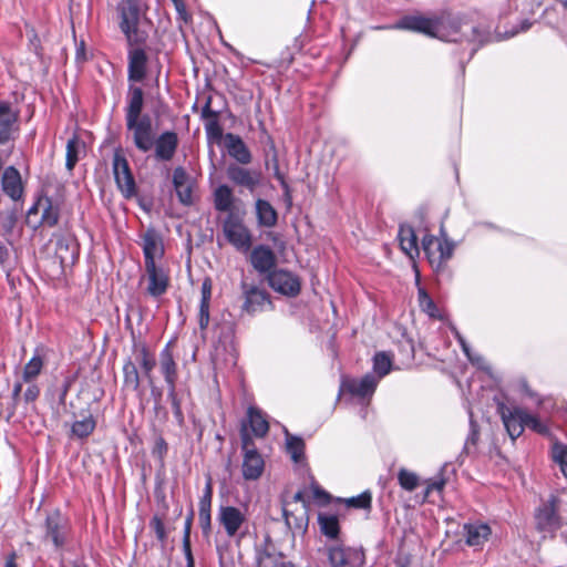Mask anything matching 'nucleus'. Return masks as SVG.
Returning <instances> with one entry per match:
<instances>
[{
  "label": "nucleus",
  "mask_w": 567,
  "mask_h": 567,
  "mask_svg": "<svg viewBox=\"0 0 567 567\" xmlns=\"http://www.w3.org/2000/svg\"><path fill=\"white\" fill-rule=\"evenodd\" d=\"M18 120V113L12 111L11 104L0 101V145H7L16 140L19 131Z\"/></svg>",
  "instance_id": "21"
},
{
  "label": "nucleus",
  "mask_w": 567,
  "mask_h": 567,
  "mask_svg": "<svg viewBox=\"0 0 567 567\" xmlns=\"http://www.w3.org/2000/svg\"><path fill=\"white\" fill-rule=\"evenodd\" d=\"M525 427H528L533 430L534 432L538 434H547L548 433V426L544 424L537 416L525 413Z\"/></svg>",
  "instance_id": "54"
},
{
  "label": "nucleus",
  "mask_w": 567,
  "mask_h": 567,
  "mask_svg": "<svg viewBox=\"0 0 567 567\" xmlns=\"http://www.w3.org/2000/svg\"><path fill=\"white\" fill-rule=\"evenodd\" d=\"M210 302H199L198 326L200 330H206L209 324Z\"/></svg>",
  "instance_id": "59"
},
{
  "label": "nucleus",
  "mask_w": 567,
  "mask_h": 567,
  "mask_svg": "<svg viewBox=\"0 0 567 567\" xmlns=\"http://www.w3.org/2000/svg\"><path fill=\"white\" fill-rule=\"evenodd\" d=\"M0 187L3 195L13 203L22 204L24 202L25 182L22 179L21 173L16 166L9 165L4 167L0 175Z\"/></svg>",
  "instance_id": "10"
},
{
  "label": "nucleus",
  "mask_w": 567,
  "mask_h": 567,
  "mask_svg": "<svg viewBox=\"0 0 567 567\" xmlns=\"http://www.w3.org/2000/svg\"><path fill=\"white\" fill-rule=\"evenodd\" d=\"M200 301L199 302H210L212 299V281L209 278H206L202 284L200 289Z\"/></svg>",
  "instance_id": "62"
},
{
  "label": "nucleus",
  "mask_w": 567,
  "mask_h": 567,
  "mask_svg": "<svg viewBox=\"0 0 567 567\" xmlns=\"http://www.w3.org/2000/svg\"><path fill=\"white\" fill-rule=\"evenodd\" d=\"M42 528L43 543H51L54 550H62L69 542L72 525L69 517L55 508L47 513Z\"/></svg>",
  "instance_id": "4"
},
{
  "label": "nucleus",
  "mask_w": 567,
  "mask_h": 567,
  "mask_svg": "<svg viewBox=\"0 0 567 567\" xmlns=\"http://www.w3.org/2000/svg\"><path fill=\"white\" fill-rule=\"evenodd\" d=\"M171 347L172 341L167 342L159 352V371L167 388L176 386L178 379L177 363L174 360Z\"/></svg>",
  "instance_id": "25"
},
{
  "label": "nucleus",
  "mask_w": 567,
  "mask_h": 567,
  "mask_svg": "<svg viewBox=\"0 0 567 567\" xmlns=\"http://www.w3.org/2000/svg\"><path fill=\"white\" fill-rule=\"evenodd\" d=\"M202 118L205 121L204 127L208 140L219 141L223 135V127L219 123V112L212 109V97L208 96L203 109Z\"/></svg>",
  "instance_id": "26"
},
{
  "label": "nucleus",
  "mask_w": 567,
  "mask_h": 567,
  "mask_svg": "<svg viewBox=\"0 0 567 567\" xmlns=\"http://www.w3.org/2000/svg\"><path fill=\"white\" fill-rule=\"evenodd\" d=\"M155 365H156V363H152V362H144L143 365H140L142 369L143 375L145 377V379L148 382V385H152L154 382L153 370H154Z\"/></svg>",
  "instance_id": "64"
},
{
  "label": "nucleus",
  "mask_w": 567,
  "mask_h": 567,
  "mask_svg": "<svg viewBox=\"0 0 567 567\" xmlns=\"http://www.w3.org/2000/svg\"><path fill=\"white\" fill-rule=\"evenodd\" d=\"M372 369L371 373L379 378L380 382L392 370V355L385 351L375 352L372 358Z\"/></svg>",
  "instance_id": "37"
},
{
  "label": "nucleus",
  "mask_w": 567,
  "mask_h": 567,
  "mask_svg": "<svg viewBox=\"0 0 567 567\" xmlns=\"http://www.w3.org/2000/svg\"><path fill=\"white\" fill-rule=\"evenodd\" d=\"M266 279L269 287L278 293L287 297H296L300 293V279L296 274L289 270L275 269Z\"/></svg>",
  "instance_id": "15"
},
{
  "label": "nucleus",
  "mask_w": 567,
  "mask_h": 567,
  "mask_svg": "<svg viewBox=\"0 0 567 567\" xmlns=\"http://www.w3.org/2000/svg\"><path fill=\"white\" fill-rule=\"evenodd\" d=\"M441 23L442 22L439 21V16L433 18L424 16H405L401 18L393 28L419 32L436 38L440 34Z\"/></svg>",
  "instance_id": "16"
},
{
  "label": "nucleus",
  "mask_w": 567,
  "mask_h": 567,
  "mask_svg": "<svg viewBox=\"0 0 567 567\" xmlns=\"http://www.w3.org/2000/svg\"><path fill=\"white\" fill-rule=\"evenodd\" d=\"M79 142L76 137L68 141L66 144V158L65 166L69 171H72L79 161Z\"/></svg>",
  "instance_id": "50"
},
{
  "label": "nucleus",
  "mask_w": 567,
  "mask_h": 567,
  "mask_svg": "<svg viewBox=\"0 0 567 567\" xmlns=\"http://www.w3.org/2000/svg\"><path fill=\"white\" fill-rule=\"evenodd\" d=\"M440 34L439 39L447 42H470L476 45L471 49L468 60H471L478 49L489 41V31L480 25L473 24L460 14H453L443 11L439 16Z\"/></svg>",
  "instance_id": "1"
},
{
  "label": "nucleus",
  "mask_w": 567,
  "mask_h": 567,
  "mask_svg": "<svg viewBox=\"0 0 567 567\" xmlns=\"http://www.w3.org/2000/svg\"><path fill=\"white\" fill-rule=\"evenodd\" d=\"M417 299L419 305L424 312L432 318L437 316V307L424 288H419Z\"/></svg>",
  "instance_id": "48"
},
{
  "label": "nucleus",
  "mask_w": 567,
  "mask_h": 567,
  "mask_svg": "<svg viewBox=\"0 0 567 567\" xmlns=\"http://www.w3.org/2000/svg\"><path fill=\"white\" fill-rule=\"evenodd\" d=\"M144 109V91L141 86L130 83L126 95L125 123L132 136L150 125L153 121L150 114H142Z\"/></svg>",
  "instance_id": "5"
},
{
  "label": "nucleus",
  "mask_w": 567,
  "mask_h": 567,
  "mask_svg": "<svg viewBox=\"0 0 567 567\" xmlns=\"http://www.w3.org/2000/svg\"><path fill=\"white\" fill-rule=\"evenodd\" d=\"M466 358L478 370H482L485 373H487L488 375H492V367L484 359V357H482L481 354L472 351V352H470V355H466Z\"/></svg>",
  "instance_id": "57"
},
{
  "label": "nucleus",
  "mask_w": 567,
  "mask_h": 567,
  "mask_svg": "<svg viewBox=\"0 0 567 567\" xmlns=\"http://www.w3.org/2000/svg\"><path fill=\"white\" fill-rule=\"evenodd\" d=\"M43 368V359L40 355H33L24 365L22 379L24 382H31L41 372Z\"/></svg>",
  "instance_id": "44"
},
{
  "label": "nucleus",
  "mask_w": 567,
  "mask_h": 567,
  "mask_svg": "<svg viewBox=\"0 0 567 567\" xmlns=\"http://www.w3.org/2000/svg\"><path fill=\"white\" fill-rule=\"evenodd\" d=\"M250 264L256 271L267 277L276 269L277 257L269 246L257 245L251 250Z\"/></svg>",
  "instance_id": "23"
},
{
  "label": "nucleus",
  "mask_w": 567,
  "mask_h": 567,
  "mask_svg": "<svg viewBox=\"0 0 567 567\" xmlns=\"http://www.w3.org/2000/svg\"><path fill=\"white\" fill-rule=\"evenodd\" d=\"M371 503H372V495L369 491H364L361 494L347 499V505L349 507L359 508V509H370Z\"/></svg>",
  "instance_id": "49"
},
{
  "label": "nucleus",
  "mask_w": 567,
  "mask_h": 567,
  "mask_svg": "<svg viewBox=\"0 0 567 567\" xmlns=\"http://www.w3.org/2000/svg\"><path fill=\"white\" fill-rule=\"evenodd\" d=\"M226 177L235 186L254 193L260 185L261 173L257 169L248 168L246 165L229 163L226 167Z\"/></svg>",
  "instance_id": "12"
},
{
  "label": "nucleus",
  "mask_w": 567,
  "mask_h": 567,
  "mask_svg": "<svg viewBox=\"0 0 567 567\" xmlns=\"http://www.w3.org/2000/svg\"><path fill=\"white\" fill-rule=\"evenodd\" d=\"M194 511L193 508L189 511L185 524H184V533H183V549L192 548L190 544V530L193 525Z\"/></svg>",
  "instance_id": "58"
},
{
  "label": "nucleus",
  "mask_w": 567,
  "mask_h": 567,
  "mask_svg": "<svg viewBox=\"0 0 567 567\" xmlns=\"http://www.w3.org/2000/svg\"><path fill=\"white\" fill-rule=\"evenodd\" d=\"M224 140L227 153L236 164L249 165L251 163L252 154L239 135L226 133Z\"/></svg>",
  "instance_id": "24"
},
{
  "label": "nucleus",
  "mask_w": 567,
  "mask_h": 567,
  "mask_svg": "<svg viewBox=\"0 0 567 567\" xmlns=\"http://www.w3.org/2000/svg\"><path fill=\"white\" fill-rule=\"evenodd\" d=\"M254 437L255 436L247 429V423L241 422L240 441H241V450H243L244 454L249 451H257L255 443H254Z\"/></svg>",
  "instance_id": "52"
},
{
  "label": "nucleus",
  "mask_w": 567,
  "mask_h": 567,
  "mask_svg": "<svg viewBox=\"0 0 567 567\" xmlns=\"http://www.w3.org/2000/svg\"><path fill=\"white\" fill-rule=\"evenodd\" d=\"M240 288L245 298L241 307L243 311L255 315L266 310V308H274L270 295L265 289H260L256 285H249L246 281H241Z\"/></svg>",
  "instance_id": "13"
},
{
  "label": "nucleus",
  "mask_w": 567,
  "mask_h": 567,
  "mask_svg": "<svg viewBox=\"0 0 567 567\" xmlns=\"http://www.w3.org/2000/svg\"><path fill=\"white\" fill-rule=\"evenodd\" d=\"M440 231L443 239H439L433 235H424L422 238V249L431 267L436 272L444 269L446 262L452 258L455 248L454 241L447 238L443 226H441Z\"/></svg>",
  "instance_id": "6"
},
{
  "label": "nucleus",
  "mask_w": 567,
  "mask_h": 567,
  "mask_svg": "<svg viewBox=\"0 0 567 567\" xmlns=\"http://www.w3.org/2000/svg\"><path fill=\"white\" fill-rule=\"evenodd\" d=\"M326 555L331 567H360L364 560L361 550L343 545L327 546Z\"/></svg>",
  "instance_id": "14"
},
{
  "label": "nucleus",
  "mask_w": 567,
  "mask_h": 567,
  "mask_svg": "<svg viewBox=\"0 0 567 567\" xmlns=\"http://www.w3.org/2000/svg\"><path fill=\"white\" fill-rule=\"evenodd\" d=\"M40 395V388L35 383L29 384L23 393V400L25 403L34 402Z\"/></svg>",
  "instance_id": "61"
},
{
  "label": "nucleus",
  "mask_w": 567,
  "mask_h": 567,
  "mask_svg": "<svg viewBox=\"0 0 567 567\" xmlns=\"http://www.w3.org/2000/svg\"><path fill=\"white\" fill-rule=\"evenodd\" d=\"M223 233L236 249L247 250L251 246V234L243 219L236 214H228L223 221Z\"/></svg>",
  "instance_id": "8"
},
{
  "label": "nucleus",
  "mask_w": 567,
  "mask_h": 567,
  "mask_svg": "<svg viewBox=\"0 0 567 567\" xmlns=\"http://www.w3.org/2000/svg\"><path fill=\"white\" fill-rule=\"evenodd\" d=\"M255 210L260 227L272 228L277 225L278 213L268 200L258 198L255 202Z\"/></svg>",
  "instance_id": "33"
},
{
  "label": "nucleus",
  "mask_w": 567,
  "mask_h": 567,
  "mask_svg": "<svg viewBox=\"0 0 567 567\" xmlns=\"http://www.w3.org/2000/svg\"><path fill=\"white\" fill-rule=\"evenodd\" d=\"M28 48L30 51H32L37 58L42 59L43 52H42V44L41 40L35 31V29L32 27L28 29Z\"/></svg>",
  "instance_id": "55"
},
{
  "label": "nucleus",
  "mask_w": 567,
  "mask_h": 567,
  "mask_svg": "<svg viewBox=\"0 0 567 567\" xmlns=\"http://www.w3.org/2000/svg\"><path fill=\"white\" fill-rule=\"evenodd\" d=\"M127 80L130 83L144 81L147 74L148 58L143 45L128 47Z\"/></svg>",
  "instance_id": "19"
},
{
  "label": "nucleus",
  "mask_w": 567,
  "mask_h": 567,
  "mask_svg": "<svg viewBox=\"0 0 567 567\" xmlns=\"http://www.w3.org/2000/svg\"><path fill=\"white\" fill-rule=\"evenodd\" d=\"M398 239L402 251L410 258L420 255L417 236L414 228L409 224H401L399 227Z\"/></svg>",
  "instance_id": "31"
},
{
  "label": "nucleus",
  "mask_w": 567,
  "mask_h": 567,
  "mask_svg": "<svg viewBox=\"0 0 567 567\" xmlns=\"http://www.w3.org/2000/svg\"><path fill=\"white\" fill-rule=\"evenodd\" d=\"M557 503V497L550 496L547 502L536 509L535 523L539 532L554 534L561 527V517L558 514Z\"/></svg>",
  "instance_id": "11"
},
{
  "label": "nucleus",
  "mask_w": 567,
  "mask_h": 567,
  "mask_svg": "<svg viewBox=\"0 0 567 567\" xmlns=\"http://www.w3.org/2000/svg\"><path fill=\"white\" fill-rule=\"evenodd\" d=\"M132 141L135 148L143 154L153 151L154 159L159 163L171 162L179 145V138L175 131L165 130L156 134L153 122L135 133L132 136Z\"/></svg>",
  "instance_id": "2"
},
{
  "label": "nucleus",
  "mask_w": 567,
  "mask_h": 567,
  "mask_svg": "<svg viewBox=\"0 0 567 567\" xmlns=\"http://www.w3.org/2000/svg\"><path fill=\"white\" fill-rule=\"evenodd\" d=\"M398 481L400 486L408 492H413L419 486V476L406 468H401L399 471Z\"/></svg>",
  "instance_id": "47"
},
{
  "label": "nucleus",
  "mask_w": 567,
  "mask_h": 567,
  "mask_svg": "<svg viewBox=\"0 0 567 567\" xmlns=\"http://www.w3.org/2000/svg\"><path fill=\"white\" fill-rule=\"evenodd\" d=\"M148 4L145 0H120L116 4L118 28L128 47L145 45L148 33L141 29L147 20Z\"/></svg>",
  "instance_id": "3"
},
{
  "label": "nucleus",
  "mask_w": 567,
  "mask_h": 567,
  "mask_svg": "<svg viewBox=\"0 0 567 567\" xmlns=\"http://www.w3.org/2000/svg\"><path fill=\"white\" fill-rule=\"evenodd\" d=\"M243 476L246 481L258 480L265 470V461L258 451H249L243 457Z\"/></svg>",
  "instance_id": "28"
},
{
  "label": "nucleus",
  "mask_w": 567,
  "mask_h": 567,
  "mask_svg": "<svg viewBox=\"0 0 567 567\" xmlns=\"http://www.w3.org/2000/svg\"><path fill=\"white\" fill-rule=\"evenodd\" d=\"M286 451L295 463H300L305 458V441L298 436L290 434L285 430Z\"/></svg>",
  "instance_id": "38"
},
{
  "label": "nucleus",
  "mask_w": 567,
  "mask_h": 567,
  "mask_svg": "<svg viewBox=\"0 0 567 567\" xmlns=\"http://www.w3.org/2000/svg\"><path fill=\"white\" fill-rule=\"evenodd\" d=\"M142 248L144 254V261L146 264L155 262V252L158 244H161V237L154 228H147L142 236Z\"/></svg>",
  "instance_id": "36"
},
{
  "label": "nucleus",
  "mask_w": 567,
  "mask_h": 567,
  "mask_svg": "<svg viewBox=\"0 0 567 567\" xmlns=\"http://www.w3.org/2000/svg\"><path fill=\"white\" fill-rule=\"evenodd\" d=\"M59 218V205H54L52 198L45 195L42 206V215L39 223L34 226V228H38L39 226L52 228L58 225Z\"/></svg>",
  "instance_id": "35"
},
{
  "label": "nucleus",
  "mask_w": 567,
  "mask_h": 567,
  "mask_svg": "<svg viewBox=\"0 0 567 567\" xmlns=\"http://www.w3.org/2000/svg\"><path fill=\"white\" fill-rule=\"evenodd\" d=\"M150 526L155 533L156 538L162 543L165 544L167 540V532L165 529L164 522L162 517L158 515H154L152 519L150 520Z\"/></svg>",
  "instance_id": "53"
},
{
  "label": "nucleus",
  "mask_w": 567,
  "mask_h": 567,
  "mask_svg": "<svg viewBox=\"0 0 567 567\" xmlns=\"http://www.w3.org/2000/svg\"><path fill=\"white\" fill-rule=\"evenodd\" d=\"M318 524L320 526L321 533L330 538L337 539L340 534V524L339 519L336 515L328 514H319L318 515Z\"/></svg>",
  "instance_id": "39"
},
{
  "label": "nucleus",
  "mask_w": 567,
  "mask_h": 567,
  "mask_svg": "<svg viewBox=\"0 0 567 567\" xmlns=\"http://www.w3.org/2000/svg\"><path fill=\"white\" fill-rule=\"evenodd\" d=\"M45 195H38L32 206L27 210V217L31 218L33 215H37L40 209H42L43 202Z\"/></svg>",
  "instance_id": "63"
},
{
  "label": "nucleus",
  "mask_w": 567,
  "mask_h": 567,
  "mask_svg": "<svg viewBox=\"0 0 567 567\" xmlns=\"http://www.w3.org/2000/svg\"><path fill=\"white\" fill-rule=\"evenodd\" d=\"M497 413L511 439L515 441L519 437L525 429L526 411L519 406H508L504 402H497Z\"/></svg>",
  "instance_id": "17"
},
{
  "label": "nucleus",
  "mask_w": 567,
  "mask_h": 567,
  "mask_svg": "<svg viewBox=\"0 0 567 567\" xmlns=\"http://www.w3.org/2000/svg\"><path fill=\"white\" fill-rule=\"evenodd\" d=\"M172 184L174 186L179 204L185 207L194 205V181L183 166H177L173 171Z\"/></svg>",
  "instance_id": "20"
},
{
  "label": "nucleus",
  "mask_w": 567,
  "mask_h": 567,
  "mask_svg": "<svg viewBox=\"0 0 567 567\" xmlns=\"http://www.w3.org/2000/svg\"><path fill=\"white\" fill-rule=\"evenodd\" d=\"M247 429L257 439L265 437L269 432V422L267 415L257 406L250 405L247 409L246 419Z\"/></svg>",
  "instance_id": "27"
},
{
  "label": "nucleus",
  "mask_w": 567,
  "mask_h": 567,
  "mask_svg": "<svg viewBox=\"0 0 567 567\" xmlns=\"http://www.w3.org/2000/svg\"><path fill=\"white\" fill-rule=\"evenodd\" d=\"M123 375L125 386L133 391H138L141 388V377L136 364L128 358L123 364Z\"/></svg>",
  "instance_id": "40"
},
{
  "label": "nucleus",
  "mask_w": 567,
  "mask_h": 567,
  "mask_svg": "<svg viewBox=\"0 0 567 567\" xmlns=\"http://www.w3.org/2000/svg\"><path fill=\"white\" fill-rule=\"evenodd\" d=\"M82 419L75 420L71 425V435L84 440L89 437L96 427V420L93 414L87 411H82L80 413Z\"/></svg>",
  "instance_id": "34"
},
{
  "label": "nucleus",
  "mask_w": 567,
  "mask_h": 567,
  "mask_svg": "<svg viewBox=\"0 0 567 567\" xmlns=\"http://www.w3.org/2000/svg\"><path fill=\"white\" fill-rule=\"evenodd\" d=\"M465 543L471 547L483 546L492 530L486 523H467L463 526Z\"/></svg>",
  "instance_id": "29"
},
{
  "label": "nucleus",
  "mask_w": 567,
  "mask_h": 567,
  "mask_svg": "<svg viewBox=\"0 0 567 567\" xmlns=\"http://www.w3.org/2000/svg\"><path fill=\"white\" fill-rule=\"evenodd\" d=\"M379 384V378L373 373H367L361 378L346 379L341 383V391L361 400H370Z\"/></svg>",
  "instance_id": "18"
},
{
  "label": "nucleus",
  "mask_w": 567,
  "mask_h": 567,
  "mask_svg": "<svg viewBox=\"0 0 567 567\" xmlns=\"http://www.w3.org/2000/svg\"><path fill=\"white\" fill-rule=\"evenodd\" d=\"M199 526L204 537H209L212 533V511L198 509Z\"/></svg>",
  "instance_id": "56"
},
{
  "label": "nucleus",
  "mask_w": 567,
  "mask_h": 567,
  "mask_svg": "<svg viewBox=\"0 0 567 567\" xmlns=\"http://www.w3.org/2000/svg\"><path fill=\"white\" fill-rule=\"evenodd\" d=\"M167 400L172 405L173 414L177 425L182 427L185 423V417L182 410V399L176 390V386L167 388Z\"/></svg>",
  "instance_id": "42"
},
{
  "label": "nucleus",
  "mask_w": 567,
  "mask_h": 567,
  "mask_svg": "<svg viewBox=\"0 0 567 567\" xmlns=\"http://www.w3.org/2000/svg\"><path fill=\"white\" fill-rule=\"evenodd\" d=\"M113 174L115 183L125 198H132L137 194L135 178L128 161L118 150L113 155Z\"/></svg>",
  "instance_id": "9"
},
{
  "label": "nucleus",
  "mask_w": 567,
  "mask_h": 567,
  "mask_svg": "<svg viewBox=\"0 0 567 567\" xmlns=\"http://www.w3.org/2000/svg\"><path fill=\"white\" fill-rule=\"evenodd\" d=\"M136 361L140 365H143L144 362L156 363L155 357L145 344H141L138 349H136Z\"/></svg>",
  "instance_id": "60"
},
{
  "label": "nucleus",
  "mask_w": 567,
  "mask_h": 567,
  "mask_svg": "<svg viewBox=\"0 0 567 567\" xmlns=\"http://www.w3.org/2000/svg\"><path fill=\"white\" fill-rule=\"evenodd\" d=\"M217 520L229 538L240 542L247 535V516L239 507L220 505Z\"/></svg>",
  "instance_id": "7"
},
{
  "label": "nucleus",
  "mask_w": 567,
  "mask_h": 567,
  "mask_svg": "<svg viewBox=\"0 0 567 567\" xmlns=\"http://www.w3.org/2000/svg\"><path fill=\"white\" fill-rule=\"evenodd\" d=\"M72 383H73V379L70 378V377H66V378L63 379L61 384L56 385L52 390V395L56 396V399L59 401V404H61V405L65 404L66 395H68V393L70 391V388H71Z\"/></svg>",
  "instance_id": "51"
},
{
  "label": "nucleus",
  "mask_w": 567,
  "mask_h": 567,
  "mask_svg": "<svg viewBox=\"0 0 567 567\" xmlns=\"http://www.w3.org/2000/svg\"><path fill=\"white\" fill-rule=\"evenodd\" d=\"M145 270L148 278L147 293L153 298L162 297L169 286V276L167 271L157 266L156 262L146 264Z\"/></svg>",
  "instance_id": "22"
},
{
  "label": "nucleus",
  "mask_w": 567,
  "mask_h": 567,
  "mask_svg": "<svg viewBox=\"0 0 567 567\" xmlns=\"http://www.w3.org/2000/svg\"><path fill=\"white\" fill-rule=\"evenodd\" d=\"M470 415V431L463 446V453L470 454L472 447H475L480 439V426L474 420L473 412L468 411Z\"/></svg>",
  "instance_id": "45"
},
{
  "label": "nucleus",
  "mask_w": 567,
  "mask_h": 567,
  "mask_svg": "<svg viewBox=\"0 0 567 567\" xmlns=\"http://www.w3.org/2000/svg\"><path fill=\"white\" fill-rule=\"evenodd\" d=\"M19 220V208L12 207L7 209L1 217V230L4 237L13 234V230Z\"/></svg>",
  "instance_id": "43"
},
{
  "label": "nucleus",
  "mask_w": 567,
  "mask_h": 567,
  "mask_svg": "<svg viewBox=\"0 0 567 567\" xmlns=\"http://www.w3.org/2000/svg\"><path fill=\"white\" fill-rule=\"evenodd\" d=\"M55 255L62 266L73 265L79 258V246L75 239L70 237L58 239Z\"/></svg>",
  "instance_id": "32"
},
{
  "label": "nucleus",
  "mask_w": 567,
  "mask_h": 567,
  "mask_svg": "<svg viewBox=\"0 0 567 567\" xmlns=\"http://www.w3.org/2000/svg\"><path fill=\"white\" fill-rule=\"evenodd\" d=\"M168 453V444L161 433L154 436V443L152 447V455L155 457L161 467L165 465V457Z\"/></svg>",
  "instance_id": "46"
},
{
  "label": "nucleus",
  "mask_w": 567,
  "mask_h": 567,
  "mask_svg": "<svg viewBox=\"0 0 567 567\" xmlns=\"http://www.w3.org/2000/svg\"><path fill=\"white\" fill-rule=\"evenodd\" d=\"M235 200L234 190L228 184H219L213 192L214 208L217 212L235 214Z\"/></svg>",
  "instance_id": "30"
},
{
  "label": "nucleus",
  "mask_w": 567,
  "mask_h": 567,
  "mask_svg": "<svg viewBox=\"0 0 567 567\" xmlns=\"http://www.w3.org/2000/svg\"><path fill=\"white\" fill-rule=\"evenodd\" d=\"M550 456L553 462L559 466L561 474L567 478V444L556 440L551 445Z\"/></svg>",
  "instance_id": "41"
}]
</instances>
